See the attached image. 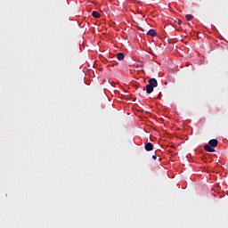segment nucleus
Instances as JSON below:
<instances>
[{"mask_svg": "<svg viewBox=\"0 0 228 228\" xmlns=\"http://www.w3.org/2000/svg\"><path fill=\"white\" fill-rule=\"evenodd\" d=\"M92 15H93V17H94V19H99L101 17V14L97 11H94L92 12Z\"/></svg>", "mask_w": 228, "mask_h": 228, "instance_id": "obj_6", "label": "nucleus"}, {"mask_svg": "<svg viewBox=\"0 0 228 228\" xmlns=\"http://www.w3.org/2000/svg\"><path fill=\"white\" fill-rule=\"evenodd\" d=\"M154 92V87L152 86H150L149 84L146 86V93L147 94H152Z\"/></svg>", "mask_w": 228, "mask_h": 228, "instance_id": "obj_4", "label": "nucleus"}, {"mask_svg": "<svg viewBox=\"0 0 228 228\" xmlns=\"http://www.w3.org/2000/svg\"><path fill=\"white\" fill-rule=\"evenodd\" d=\"M145 151H147L148 152H151V151H152L154 149V144L151 142H147L144 146Z\"/></svg>", "mask_w": 228, "mask_h": 228, "instance_id": "obj_2", "label": "nucleus"}, {"mask_svg": "<svg viewBox=\"0 0 228 228\" xmlns=\"http://www.w3.org/2000/svg\"><path fill=\"white\" fill-rule=\"evenodd\" d=\"M204 149L207 152H215V149L208 144L204 146Z\"/></svg>", "mask_w": 228, "mask_h": 228, "instance_id": "obj_5", "label": "nucleus"}, {"mask_svg": "<svg viewBox=\"0 0 228 228\" xmlns=\"http://www.w3.org/2000/svg\"><path fill=\"white\" fill-rule=\"evenodd\" d=\"M182 22H183V21H182L181 20H178L177 24H178V25H181Z\"/></svg>", "mask_w": 228, "mask_h": 228, "instance_id": "obj_11", "label": "nucleus"}, {"mask_svg": "<svg viewBox=\"0 0 228 228\" xmlns=\"http://www.w3.org/2000/svg\"><path fill=\"white\" fill-rule=\"evenodd\" d=\"M148 35L150 36V37H156V30H154V29H150L149 31H148Z\"/></svg>", "mask_w": 228, "mask_h": 228, "instance_id": "obj_7", "label": "nucleus"}, {"mask_svg": "<svg viewBox=\"0 0 228 228\" xmlns=\"http://www.w3.org/2000/svg\"><path fill=\"white\" fill-rule=\"evenodd\" d=\"M152 159H158V156L153 155V156H152Z\"/></svg>", "mask_w": 228, "mask_h": 228, "instance_id": "obj_10", "label": "nucleus"}, {"mask_svg": "<svg viewBox=\"0 0 228 228\" xmlns=\"http://www.w3.org/2000/svg\"><path fill=\"white\" fill-rule=\"evenodd\" d=\"M117 58H118V60H119V61H122V60H124L125 56L122 53H118L117 54Z\"/></svg>", "mask_w": 228, "mask_h": 228, "instance_id": "obj_8", "label": "nucleus"}, {"mask_svg": "<svg viewBox=\"0 0 228 228\" xmlns=\"http://www.w3.org/2000/svg\"><path fill=\"white\" fill-rule=\"evenodd\" d=\"M148 85L153 88H156L158 86V80H156V78H150Z\"/></svg>", "mask_w": 228, "mask_h": 228, "instance_id": "obj_1", "label": "nucleus"}, {"mask_svg": "<svg viewBox=\"0 0 228 228\" xmlns=\"http://www.w3.org/2000/svg\"><path fill=\"white\" fill-rule=\"evenodd\" d=\"M208 145L213 148L218 147V141L216 139H212L208 142Z\"/></svg>", "mask_w": 228, "mask_h": 228, "instance_id": "obj_3", "label": "nucleus"}, {"mask_svg": "<svg viewBox=\"0 0 228 228\" xmlns=\"http://www.w3.org/2000/svg\"><path fill=\"white\" fill-rule=\"evenodd\" d=\"M185 19H186V20H192L193 15H191V14H187V15L185 16Z\"/></svg>", "mask_w": 228, "mask_h": 228, "instance_id": "obj_9", "label": "nucleus"}]
</instances>
